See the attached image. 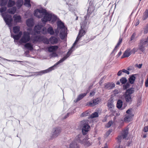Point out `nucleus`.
Wrapping results in <instances>:
<instances>
[{"instance_id":"obj_1","label":"nucleus","mask_w":148,"mask_h":148,"mask_svg":"<svg viewBox=\"0 0 148 148\" xmlns=\"http://www.w3.org/2000/svg\"><path fill=\"white\" fill-rule=\"evenodd\" d=\"M148 46V36L147 37H142L138 43V49L143 52L145 51V47Z\"/></svg>"},{"instance_id":"obj_2","label":"nucleus","mask_w":148,"mask_h":148,"mask_svg":"<svg viewBox=\"0 0 148 148\" xmlns=\"http://www.w3.org/2000/svg\"><path fill=\"white\" fill-rule=\"evenodd\" d=\"M87 139L86 138H84L82 141L79 138L78 139H76L73 141L69 145H68L69 148H78L79 147V145L78 143H80L81 144H83V142H85V145H88L90 144V143L87 141Z\"/></svg>"},{"instance_id":"obj_3","label":"nucleus","mask_w":148,"mask_h":148,"mask_svg":"<svg viewBox=\"0 0 148 148\" xmlns=\"http://www.w3.org/2000/svg\"><path fill=\"white\" fill-rule=\"evenodd\" d=\"M134 90L133 87L127 89L123 95L125 100L127 103H131L132 101L131 95L134 93Z\"/></svg>"},{"instance_id":"obj_4","label":"nucleus","mask_w":148,"mask_h":148,"mask_svg":"<svg viewBox=\"0 0 148 148\" xmlns=\"http://www.w3.org/2000/svg\"><path fill=\"white\" fill-rule=\"evenodd\" d=\"M85 19L84 21L80 23L81 29L79 31H81L82 33V36H83L86 33V31L87 30L88 28V25H87V22L86 20L88 18L87 16H84Z\"/></svg>"},{"instance_id":"obj_5","label":"nucleus","mask_w":148,"mask_h":148,"mask_svg":"<svg viewBox=\"0 0 148 148\" xmlns=\"http://www.w3.org/2000/svg\"><path fill=\"white\" fill-rule=\"evenodd\" d=\"M77 43V42L75 41L74 43L73 44L72 47L67 52L66 55L64 56V57H63L60 60H59L54 65H58L60 63L63 62L66 59L70 56V55L71 54V53L74 50V48L75 47V46L76 45Z\"/></svg>"},{"instance_id":"obj_6","label":"nucleus","mask_w":148,"mask_h":148,"mask_svg":"<svg viewBox=\"0 0 148 148\" xmlns=\"http://www.w3.org/2000/svg\"><path fill=\"white\" fill-rule=\"evenodd\" d=\"M30 39V34L27 32L25 31L23 32V34L19 40L20 43H26L29 42Z\"/></svg>"},{"instance_id":"obj_7","label":"nucleus","mask_w":148,"mask_h":148,"mask_svg":"<svg viewBox=\"0 0 148 148\" xmlns=\"http://www.w3.org/2000/svg\"><path fill=\"white\" fill-rule=\"evenodd\" d=\"M1 15L6 24L9 27H11L13 20L11 16L9 14L5 15L4 13H2Z\"/></svg>"},{"instance_id":"obj_8","label":"nucleus","mask_w":148,"mask_h":148,"mask_svg":"<svg viewBox=\"0 0 148 148\" xmlns=\"http://www.w3.org/2000/svg\"><path fill=\"white\" fill-rule=\"evenodd\" d=\"M59 65H53L47 69L41 71L36 72V74L37 75L41 76L43 74L49 73L52 71L57 69L59 67Z\"/></svg>"},{"instance_id":"obj_9","label":"nucleus","mask_w":148,"mask_h":148,"mask_svg":"<svg viewBox=\"0 0 148 148\" xmlns=\"http://www.w3.org/2000/svg\"><path fill=\"white\" fill-rule=\"evenodd\" d=\"M47 12V10L45 9H37L34 11V15L38 18H40L43 16Z\"/></svg>"},{"instance_id":"obj_10","label":"nucleus","mask_w":148,"mask_h":148,"mask_svg":"<svg viewBox=\"0 0 148 148\" xmlns=\"http://www.w3.org/2000/svg\"><path fill=\"white\" fill-rule=\"evenodd\" d=\"M43 16V18L41 19V21L43 23H45L48 21H49L51 20L52 13H49L47 12Z\"/></svg>"},{"instance_id":"obj_11","label":"nucleus","mask_w":148,"mask_h":148,"mask_svg":"<svg viewBox=\"0 0 148 148\" xmlns=\"http://www.w3.org/2000/svg\"><path fill=\"white\" fill-rule=\"evenodd\" d=\"M100 101V99L99 98H97L93 99L92 101L88 102L86 105L88 106H94L98 104Z\"/></svg>"},{"instance_id":"obj_12","label":"nucleus","mask_w":148,"mask_h":148,"mask_svg":"<svg viewBox=\"0 0 148 148\" xmlns=\"http://www.w3.org/2000/svg\"><path fill=\"white\" fill-rule=\"evenodd\" d=\"M61 132V129L60 127H57L53 129L52 137H57Z\"/></svg>"},{"instance_id":"obj_13","label":"nucleus","mask_w":148,"mask_h":148,"mask_svg":"<svg viewBox=\"0 0 148 148\" xmlns=\"http://www.w3.org/2000/svg\"><path fill=\"white\" fill-rule=\"evenodd\" d=\"M89 125L86 123H84L82 125V132L84 135H86L87 133L88 129L90 128Z\"/></svg>"},{"instance_id":"obj_14","label":"nucleus","mask_w":148,"mask_h":148,"mask_svg":"<svg viewBox=\"0 0 148 148\" xmlns=\"http://www.w3.org/2000/svg\"><path fill=\"white\" fill-rule=\"evenodd\" d=\"M104 86L105 89L109 90L114 88L115 86V84L113 82H108L105 83Z\"/></svg>"},{"instance_id":"obj_15","label":"nucleus","mask_w":148,"mask_h":148,"mask_svg":"<svg viewBox=\"0 0 148 148\" xmlns=\"http://www.w3.org/2000/svg\"><path fill=\"white\" fill-rule=\"evenodd\" d=\"M67 29L66 27H65L60 29V37L62 39H64L66 34V32Z\"/></svg>"},{"instance_id":"obj_16","label":"nucleus","mask_w":148,"mask_h":148,"mask_svg":"<svg viewBox=\"0 0 148 148\" xmlns=\"http://www.w3.org/2000/svg\"><path fill=\"white\" fill-rule=\"evenodd\" d=\"M137 75V74H133L130 75L127 82L131 84H134L136 79V76Z\"/></svg>"},{"instance_id":"obj_17","label":"nucleus","mask_w":148,"mask_h":148,"mask_svg":"<svg viewBox=\"0 0 148 148\" xmlns=\"http://www.w3.org/2000/svg\"><path fill=\"white\" fill-rule=\"evenodd\" d=\"M42 27L43 26L41 25H36L34 27V30L35 33L39 34H40V30Z\"/></svg>"},{"instance_id":"obj_18","label":"nucleus","mask_w":148,"mask_h":148,"mask_svg":"<svg viewBox=\"0 0 148 148\" xmlns=\"http://www.w3.org/2000/svg\"><path fill=\"white\" fill-rule=\"evenodd\" d=\"M43 37L40 35H37L33 37L32 42L34 43L36 42H40L42 40Z\"/></svg>"},{"instance_id":"obj_19","label":"nucleus","mask_w":148,"mask_h":148,"mask_svg":"<svg viewBox=\"0 0 148 148\" xmlns=\"http://www.w3.org/2000/svg\"><path fill=\"white\" fill-rule=\"evenodd\" d=\"M95 10V7L93 4H91L89 6L88 8V13L87 15V18H89L90 15L93 11Z\"/></svg>"},{"instance_id":"obj_20","label":"nucleus","mask_w":148,"mask_h":148,"mask_svg":"<svg viewBox=\"0 0 148 148\" xmlns=\"http://www.w3.org/2000/svg\"><path fill=\"white\" fill-rule=\"evenodd\" d=\"M26 24L29 27H32L34 25V20L33 18H30L26 20Z\"/></svg>"},{"instance_id":"obj_21","label":"nucleus","mask_w":148,"mask_h":148,"mask_svg":"<svg viewBox=\"0 0 148 148\" xmlns=\"http://www.w3.org/2000/svg\"><path fill=\"white\" fill-rule=\"evenodd\" d=\"M50 43L52 45L56 44L58 42V38L55 36H52L49 38Z\"/></svg>"},{"instance_id":"obj_22","label":"nucleus","mask_w":148,"mask_h":148,"mask_svg":"<svg viewBox=\"0 0 148 148\" xmlns=\"http://www.w3.org/2000/svg\"><path fill=\"white\" fill-rule=\"evenodd\" d=\"M13 18L14 21L16 23H21L22 22L21 17L20 15H14L13 16Z\"/></svg>"},{"instance_id":"obj_23","label":"nucleus","mask_w":148,"mask_h":148,"mask_svg":"<svg viewBox=\"0 0 148 148\" xmlns=\"http://www.w3.org/2000/svg\"><path fill=\"white\" fill-rule=\"evenodd\" d=\"M22 34V32L21 31L19 33L16 35H12L11 34V37H12L14 40H18L20 38Z\"/></svg>"},{"instance_id":"obj_24","label":"nucleus","mask_w":148,"mask_h":148,"mask_svg":"<svg viewBox=\"0 0 148 148\" xmlns=\"http://www.w3.org/2000/svg\"><path fill=\"white\" fill-rule=\"evenodd\" d=\"M131 54L130 49L126 50L121 57V58L129 56Z\"/></svg>"},{"instance_id":"obj_25","label":"nucleus","mask_w":148,"mask_h":148,"mask_svg":"<svg viewBox=\"0 0 148 148\" xmlns=\"http://www.w3.org/2000/svg\"><path fill=\"white\" fill-rule=\"evenodd\" d=\"M58 48L57 45L51 46L48 48V50L49 52H51L56 51Z\"/></svg>"},{"instance_id":"obj_26","label":"nucleus","mask_w":148,"mask_h":148,"mask_svg":"<svg viewBox=\"0 0 148 148\" xmlns=\"http://www.w3.org/2000/svg\"><path fill=\"white\" fill-rule=\"evenodd\" d=\"M86 93H82L80 94H79L77 99H76L74 101L75 102H77L81 100V99H82L83 97H84L85 96H86Z\"/></svg>"},{"instance_id":"obj_27","label":"nucleus","mask_w":148,"mask_h":148,"mask_svg":"<svg viewBox=\"0 0 148 148\" xmlns=\"http://www.w3.org/2000/svg\"><path fill=\"white\" fill-rule=\"evenodd\" d=\"M65 27L64 23L61 21H58L57 27L58 29H60Z\"/></svg>"},{"instance_id":"obj_28","label":"nucleus","mask_w":148,"mask_h":148,"mask_svg":"<svg viewBox=\"0 0 148 148\" xmlns=\"http://www.w3.org/2000/svg\"><path fill=\"white\" fill-rule=\"evenodd\" d=\"M24 47L29 50H32L33 49V45L30 42L26 43L24 45Z\"/></svg>"},{"instance_id":"obj_29","label":"nucleus","mask_w":148,"mask_h":148,"mask_svg":"<svg viewBox=\"0 0 148 148\" xmlns=\"http://www.w3.org/2000/svg\"><path fill=\"white\" fill-rule=\"evenodd\" d=\"M128 131L129 128H128L123 130L122 135L123 136V139H125L127 137L129 133Z\"/></svg>"},{"instance_id":"obj_30","label":"nucleus","mask_w":148,"mask_h":148,"mask_svg":"<svg viewBox=\"0 0 148 148\" xmlns=\"http://www.w3.org/2000/svg\"><path fill=\"white\" fill-rule=\"evenodd\" d=\"M123 102L121 99H119L117 102L116 107L119 109H120L122 107Z\"/></svg>"},{"instance_id":"obj_31","label":"nucleus","mask_w":148,"mask_h":148,"mask_svg":"<svg viewBox=\"0 0 148 148\" xmlns=\"http://www.w3.org/2000/svg\"><path fill=\"white\" fill-rule=\"evenodd\" d=\"M47 33L51 35H53L54 34V31L51 26L49 27L47 29Z\"/></svg>"},{"instance_id":"obj_32","label":"nucleus","mask_w":148,"mask_h":148,"mask_svg":"<svg viewBox=\"0 0 148 148\" xmlns=\"http://www.w3.org/2000/svg\"><path fill=\"white\" fill-rule=\"evenodd\" d=\"M15 4V2L12 0H9L7 4V6L10 8L13 6Z\"/></svg>"},{"instance_id":"obj_33","label":"nucleus","mask_w":148,"mask_h":148,"mask_svg":"<svg viewBox=\"0 0 148 148\" xmlns=\"http://www.w3.org/2000/svg\"><path fill=\"white\" fill-rule=\"evenodd\" d=\"M16 10V8L15 7H13L11 8H10L8 10L9 13L11 14H14Z\"/></svg>"},{"instance_id":"obj_34","label":"nucleus","mask_w":148,"mask_h":148,"mask_svg":"<svg viewBox=\"0 0 148 148\" xmlns=\"http://www.w3.org/2000/svg\"><path fill=\"white\" fill-rule=\"evenodd\" d=\"M148 17V10L146 9L144 13L143 16L142 17L143 21H145L146 20Z\"/></svg>"},{"instance_id":"obj_35","label":"nucleus","mask_w":148,"mask_h":148,"mask_svg":"<svg viewBox=\"0 0 148 148\" xmlns=\"http://www.w3.org/2000/svg\"><path fill=\"white\" fill-rule=\"evenodd\" d=\"M99 116V114L98 112H95L92 113L89 116L90 118L93 119Z\"/></svg>"},{"instance_id":"obj_36","label":"nucleus","mask_w":148,"mask_h":148,"mask_svg":"<svg viewBox=\"0 0 148 148\" xmlns=\"http://www.w3.org/2000/svg\"><path fill=\"white\" fill-rule=\"evenodd\" d=\"M13 32L15 34H17L20 31V27L17 26H14L13 27Z\"/></svg>"},{"instance_id":"obj_37","label":"nucleus","mask_w":148,"mask_h":148,"mask_svg":"<svg viewBox=\"0 0 148 148\" xmlns=\"http://www.w3.org/2000/svg\"><path fill=\"white\" fill-rule=\"evenodd\" d=\"M120 81L122 84H125L127 83V80L125 77H122L120 79Z\"/></svg>"},{"instance_id":"obj_38","label":"nucleus","mask_w":148,"mask_h":148,"mask_svg":"<svg viewBox=\"0 0 148 148\" xmlns=\"http://www.w3.org/2000/svg\"><path fill=\"white\" fill-rule=\"evenodd\" d=\"M8 2V0H0V5L1 6H5Z\"/></svg>"},{"instance_id":"obj_39","label":"nucleus","mask_w":148,"mask_h":148,"mask_svg":"<svg viewBox=\"0 0 148 148\" xmlns=\"http://www.w3.org/2000/svg\"><path fill=\"white\" fill-rule=\"evenodd\" d=\"M23 0H18L16 2V6L18 8L21 7L23 3Z\"/></svg>"},{"instance_id":"obj_40","label":"nucleus","mask_w":148,"mask_h":148,"mask_svg":"<svg viewBox=\"0 0 148 148\" xmlns=\"http://www.w3.org/2000/svg\"><path fill=\"white\" fill-rule=\"evenodd\" d=\"M125 122H129L131 120V116L130 115H126L124 119Z\"/></svg>"},{"instance_id":"obj_41","label":"nucleus","mask_w":148,"mask_h":148,"mask_svg":"<svg viewBox=\"0 0 148 148\" xmlns=\"http://www.w3.org/2000/svg\"><path fill=\"white\" fill-rule=\"evenodd\" d=\"M130 84L128 82H127L125 84H124L123 85V90H127V89H128L129 87H130Z\"/></svg>"},{"instance_id":"obj_42","label":"nucleus","mask_w":148,"mask_h":148,"mask_svg":"<svg viewBox=\"0 0 148 148\" xmlns=\"http://www.w3.org/2000/svg\"><path fill=\"white\" fill-rule=\"evenodd\" d=\"M120 45H118V44H117L115 46V48L113 50V51L111 53V56H112V57L114 56L115 54V53L116 52L117 50V48H118L119 46Z\"/></svg>"},{"instance_id":"obj_43","label":"nucleus","mask_w":148,"mask_h":148,"mask_svg":"<svg viewBox=\"0 0 148 148\" xmlns=\"http://www.w3.org/2000/svg\"><path fill=\"white\" fill-rule=\"evenodd\" d=\"M6 60L8 61L12 62H14L13 63V64H22V63L23 62L22 61H17V60H8L7 59H5Z\"/></svg>"},{"instance_id":"obj_44","label":"nucleus","mask_w":148,"mask_h":148,"mask_svg":"<svg viewBox=\"0 0 148 148\" xmlns=\"http://www.w3.org/2000/svg\"><path fill=\"white\" fill-rule=\"evenodd\" d=\"M25 2L24 5L27 7H31V5L30 3V0H24Z\"/></svg>"},{"instance_id":"obj_45","label":"nucleus","mask_w":148,"mask_h":148,"mask_svg":"<svg viewBox=\"0 0 148 148\" xmlns=\"http://www.w3.org/2000/svg\"><path fill=\"white\" fill-rule=\"evenodd\" d=\"M57 18L56 16L52 14V17H51V23H53L55 22L57 20Z\"/></svg>"},{"instance_id":"obj_46","label":"nucleus","mask_w":148,"mask_h":148,"mask_svg":"<svg viewBox=\"0 0 148 148\" xmlns=\"http://www.w3.org/2000/svg\"><path fill=\"white\" fill-rule=\"evenodd\" d=\"M89 111L88 110H86L85 112H83L81 115V117H83L84 116H86L88 115L89 114Z\"/></svg>"},{"instance_id":"obj_47","label":"nucleus","mask_w":148,"mask_h":148,"mask_svg":"<svg viewBox=\"0 0 148 148\" xmlns=\"http://www.w3.org/2000/svg\"><path fill=\"white\" fill-rule=\"evenodd\" d=\"M82 36L81 32V31H79L78 35L77 36V37L75 41H76V42H77L79 41L80 38L82 36Z\"/></svg>"},{"instance_id":"obj_48","label":"nucleus","mask_w":148,"mask_h":148,"mask_svg":"<svg viewBox=\"0 0 148 148\" xmlns=\"http://www.w3.org/2000/svg\"><path fill=\"white\" fill-rule=\"evenodd\" d=\"M144 33L145 34L148 32V24H146V26L143 28Z\"/></svg>"},{"instance_id":"obj_49","label":"nucleus","mask_w":148,"mask_h":148,"mask_svg":"<svg viewBox=\"0 0 148 148\" xmlns=\"http://www.w3.org/2000/svg\"><path fill=\"white\" fill-rule=\"evenodd\" d=\"M107 106L110 108H112L114 106L112 102H108L107 103Z\"/></svg>"},{"instance_id":"obj_50","label":"nucleus","mask_w":148,"mask_h":148,"mask_svg":"<svg viewBox=\"0 0 148 148\" xmlns=\"http://www.w3.org/2000/svg\"><path fill=\"white\" fill-rule=\"evenodd\" d=\"M41 33L42 34H47V30L46 28L45 27H44L43 28L41 31Z\"/></svg>"},{"instance_id":"obj_51","label":"nucleus","mask_w":148,"mask_h":148,"mask_svg":"<svg viewBox=\"0 0 148 148\" xmlns=\"http://www.w3.org/2000/svg\"><path fill=\"white\" fill-rule=\"evenodd\" d=\"M42 40L43 41V42L46 44H49V43H50L49 38L48 39L47 38H45L43 40L42 39Z\"/></svg>"},{"instance_id":"obj_52","label":"nucleus","mask_w":148,"mask_h":148,"mask_svg":"<svg viewBox=\"0 0 148 148\" xmlns=\"http://www.w3.org/2000/svg\"><path fill=\"white\" fill-rule=\"evenodd\" d=\"M113 124V122L112 121H109L107 123L106 127L108 128H109Z\"/></svg>"},{"instance_id":"obj_53","label":"nucleus","mask_w":148,"mask_h":148,"mask_svg":"<svg viewBox=\"0 0 148 148\" xmlns=\"http://www.w3.org/2000/svg\"><path fill=\"white\" fill-rule=\"evenodd\" d=\"M7 9V8L5 6L2 7L0 8V12L2 13L4 12H5Z\"/></svg>"},{"instance_id":"obj_54","label":"nucleus","mask_w":148,"mask_h":148,"mask_svg":"<svg viewBox=\"0 0 148 148\" xmlns=\"http://www.w3.org/2000/svg\"><path fill=\"white\" fill-rule=\"evenodd\" d=\"M136 36V33H133L130 38V41H131L133 40L135 38Z\"/></svg>"},{"instance_id":"obj_55","label":"nucleus","mask_w":148,"mask_h":148,"mask_svg":"<svg viewBox=\"0 0 148 148\" xmlns=\"http://www.w3.org/2000/svg\"><path fill=\"white\" fill-rule=\"evenodd\" d=\"M138 49L137 48H134L132 50L130 51L131 53L134 54L138 50Z\"/></svg>"},{"instance_id":"obj_56","label":"nucleus","mask_w":148,"mask_h":148,"mask_svg":"<svg viewBox=\"0 0 148 148\" xmlns=\"http://www.w3.org/2000/svg\"><path fill=\"white\" fill-rule=\"evenodd\" d=\"M112 131V129H110L106 133V135L107 136H108Z\"/></svg>"},{"instance_id":"obj_57","label":"nucleus","mask_w":148,"mask_h":148,"mask_svg":"<svg viewBox=\"0 0 148 148\" xmlns=\"http://www.w3.org/2000/svg\"><path fill=\"white\" fill-rule=\"evenodd\" d=\"M132 108H129L126 111V113L127 114H128L129 115L131 114V112H132Z\"/></svg>"},{"instance_id":"obj_58","label":"nucleus","mask_w":148,"mask_h":148,"mask_svg":"<svg viewBox=\"0 0 148 148\" xmlns=\"http://www.w3.org/2000/svg\"><path fill=\"white\" fill-rule=\"evenodd\" d=\"M141 103V97H140L138 98V102L137 103V105L138 106H139L140 105V103Z\"/></svg>"},{"instance_id":"obj_59","label":"nucleus","mask_w":148,"mask_h":148,"mask_svg":"<svg viewBox=\"0 0 148 148\" xmlns=\"http://www.w3.org/2000/svg\"><path fill=\"white\" fill-rule=\"evenodd\" d=\"M143 131L146 132H148V125L145 126L143 129Z\"/></svg>"},{"instance_id":"obj_60","label":"nucleus","mask_w":148,"mask_h":148,"mask_svg":"<svg viewBox=\"0 0 148 148\" xmlns=\"http://www.w3.org/2000/svg\"><path fill=\"white\" fill-rule=\"evenodd\" d=\"M134 25L135 26H137L139 23V21L138 19H136L134 22Z\"/></svg>"},{"instance_id":"obj_61","label":"nucleus","mask_w":148,"mask_h":148,"mask_svg":"<svg viewBox=\"0 0 148 148\" xmlns=\"http://www.w3.org/2000/svg\"><path fill=\"white\" fill-rule=\"evenodd\" d=\"M60 29H58L57 27V28L55 30V32L56 34V35L58 34L59 33V32Z\"/></svg>"},{"instance_id":"obj_62","label":"nucleus","mask_w":148,"mask_h":148,"mask_svg":"<svg viewBox=\"0 0 148 148\" xmlns=\"http://www.w3.org/2000/svg\"><path fill=\"white\" fill-rule=\"evenodd\" d=\"M147 77L145 82V85L146 87H148V75H147Z\"/></svg>"},{"instance_id":"obj_63","label":"nucleus","mask_w":148,"mask_h":148,"mask_svg":"<svg viewBox=\"0 0 148 148\" xmlns=\"http://www.w3.org/2000/svg\"><path fill=\"white\" fill-rule=\"evenodd\" d=\"M122 70L123 72L124 73H125L126 74H127L128 75L129 74L130 72H129L127 70L125 69H123Z\"/></svg>"},{"instance_id":"obj_64","label":"nucleus","mask_w":148,"mask_h":148,"mask_svg":"<svg viewBox=\"0 0 148 148\" xmlns=\"http://www.w3.org/2000/svg\"><path fill=\"white\" fill-rule=\"evenodd\" d=\"M114 92L115 95H117L119 93V90L117 89H115L114 90Z\"/></svg>"}]
</instances>
